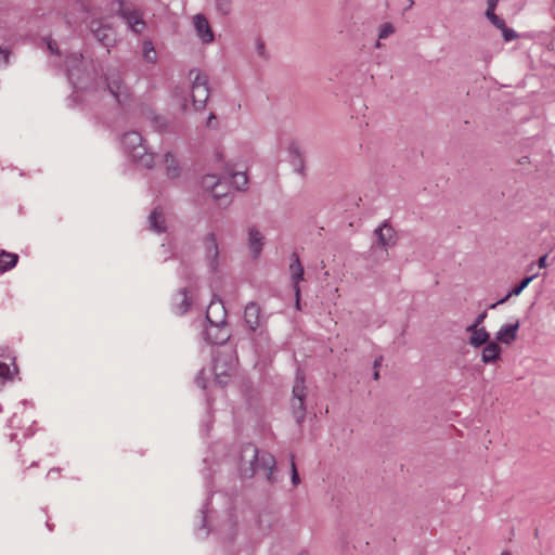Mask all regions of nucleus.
Here are the masks:
<instances>
[{
    "mask_svg": "<svg viewBox=\"0 0 555 555\" xmlns=\"http://www.w3.org/2000/svg\"><path fill=\"white\" fill-rule=\"evenodd\" d=\"M240 475L244 479L253 478L257 472H263L266 480L270 485L279 481L278 463L273 454L268 451H260L257 446L246 442L241 446L240 455Z\"/></svg>",
    "mask_w": 555,
    "mask_h": 555,
    "instance_id": "nucleus-1",
    "label": "nucleus"
},
{
    "mask_svg": "<svg viewBox=\"0 0 555 555\" xmlns=\"http://www.w3.org/2000/svg\"><path fill=\"white\" fill-rule=\"evenodd\" d=\"M235 370V359L232 352L216 351L212 353L214 384L224 388L230 383Z\"/></svg>",
    "mask_w": 555,
    "mask_h": 555,
    "instance_id": "nucleus-2",
    "label": "nucleus"
},
{
    "mask_svg": "<svg viewBox=\"0 0 555 555\" xmlns=\"http://www.w3.org/2000/svg\"><path fill=\"white\" fill-rule=\"evenodd\" d=\"M104 82L105 89L114 96L119 107L124 108L131 103V90L117 69H107L104 74Z\"/></svg>",
    "mask_w": 555,
    "mask_h": 555,
    "instance_id": "nucleus-3",
    "label": "nucleus"
},
{
    "mask_svg": "<svg viewBox=\"0 0 555 555\" xmlns=\"http://www.w3.org/2000/svg\"><path fill=\"white\" fill-rule=\"evenodd\" d=\"M306 398H307V387H306L305 374L300 370H298L296 373L294 386L292 389V400H291L292 414H293L295 422L298 426H301L306 418V414H307Z\"/></svg>",
    "mask_w": 555,
    "mask_h": 555,
    "instance_id": "nucleus-4",
    "label": "nucleus"
},
{
    "mask_svg": "<svg viewBox=\"0 0 555 555\" xmlns=\"http://www.w3.org/2000/svg\"><path fill=\"white\" fill-rule=\"evenodd\" d=\"M225 311H223V317L220 321H212L209 315V311L206 312L205 321L206 326L202 332L204 340L209 345H224L231 337L229 331H227L225 325Z\"/></svg>",
    "mask_w": 555,
    "mask_h": 555,
    "instance_id": "nucleus-5",
    "label": "nucleus"
},
{
    "mask_svg": "<svg viewBox=\"0 0 555 555\" xmlns=\"http://www.w3.org/2000/svg\"><path fill=\"white\" fill-rule=\"evenodd\" d=\"M261 314L262 310L260 305L256 301H249L244 309V323L251 333H256L257 330H260L258 335L267 340L269 334L268 331L263 328L266 321L262 319Z\"/></svg>",
    "mask_w": 555,
    "mask_h": 555,
    "instance_id": "nucleus-6",
    "label": "nucleus"
},
{
    "mask_svg": "<svg viewBox=\"0 0 555 555\" xmlns=\"http://www.w3.org/2000/svg\"><path fill=\"white\" fill-rule=\"evenodd\" d=\"M203 244L205 247V258L208 262V267L211 273H217L219 270V245L217 236L214 232L207 233L203 237Z\"/></svg>",
    "mask_w": 555,
    "mask_h": 555,
    "instance_id": "nucleus-7",
    "label": "nucleus"
},
{
    "mask_svg": "<svg viewBox=\"0 0 555 555\" xmlns=\"http://www.w3.org/2000/svg\"><path fill=\"white\" fill-rule=\"evenodd\" d=\"M120 142L124 152L130 159L138 157V153L146 146L141 133L134 130L125 132L120 138Z\"/></svg>",
    "mask_w": 555,
    "mask_h": 555,
    "instance_id": "nucleus-8",
    "label": "nucleus"
},
{
    "mask_svg": "<svg viewBox=\"0 0 555 555\" xmlns=\"http://www.w3.org/2000/svg\"><path fill=\"white\" fill-rule=\"evenodd\" d=\"M193 300L189 294L188 287H181L172 296L171 310L177 315H184L192 308Z\"/></svg>",
    "mask_w": 555,
    "mask_h": 555,
    "instance_id": "nucleus-9",
    "label": "nucleus"
},
{
    "mask_svg": "<svg viewBox=\"0 0 555 555\" xmlns=\"http://www.w3.org/2000/svg\"><path fill=\"white\" fill-rule=\"evenodd\" d=\"M287 152L288 163L292 165L294 171L301 177H306V160L298 142L295 140L291 141Z\"/></svg>",
    "mask_w": 555,
    "mask_h": 555,
    "instance_id": "nucleus-10",
    "label": "nucleus"
},
{
    "mask_svg": "<svg viewBox=\"0 0 555 555\" xmlns=\"http://www.w3.org/2000/svg\"><path fill=\"white\" fill-rule=\"evenodd\" d=\"M377 243L384 249L388 247H392L397 244V235L395 229L388 223V221H384L378 228L374 231Z\"/></svg>",
    "mask_w": 555,
    "mask_h": 555,
    "instance_id": "nucleus-11",
    "label": "nucleus"
},
{
    "mask_svg": "<svg viewBox=\"0 0 555 555\" xmlns=\"http://www.w3.org/2000/svg\"><path fill=\"white\" fill-rule=\"evenodd\" d=\"M194 28L196 30L197 37L202 40L203 43H210L215 40V34L210 27V24L207 17L198 13L193 17Z\"/></svg>",
    "mask_w": 555,
    "mask_h": 555,
    "instance_id": "nucleus-12",
    "label": "nucleus"
},
{
    "mask_svg": "<svg viewBox=\"0 0 555 555\" xmlns=\"http://www.w3.org/2000/svg\"><path fill=\"white\" fill-rule=\"evenodd\" d=\"M520 321L516 320L515 323H506L495 334V340L501 344L511 345L516 340Z\"/></svg>",
    "mask_w": 555,
    "mask_h": 555,
    "instance_id": "nucleus-13",
    "label": "nucleus"
},
{
    "mask_svg": "<svg viewBox=\"0 0 555 555\" xmlns=\"http://www.w3.org/2000/svg\"><path fill=\"white\" fill-rule=\"evenodd\" d=\"M121 20L126 22L129 29L134 34H141V31L145 27L143 14L138 9L131 12H121Z\"/></svg>",
    "mask_w": 555,
    "mask_h": 555,
    "instance_id": "nucleus-14",
    "label": "nucleus"
},
{
    "mask_svg": "<svg viewBox=\"0 0 555 555\" xmlns=\"http://www.w3.org/2000/svg\"><path fill=\"white\" fill-rule=\"evenodd\" d=\"M502 359V348L498 341L491 340L483 346L481 352V362L483 364H493Z\"/></svg>",
    "mask_w": 555,
    "mask_h": 555,
    "instance_id": "nucleus-15",
    "label": "nucleus"
},
{
    "mask_svg": "<svg viewBox=\"0 0 555 555\" xmlns=\"http://www.w3.org/2000/svg\"><path fill=\"white\" fill-rule=\"evenodd\" d=\"M264 237L256 227L248 230V246L255 258H257L263 248Z\"/></svg>",
    "mask_w": 555,
    "mask_h": 555,
    "instance_id": "nucleus-16",
    "label": "nucleus"
},
{
    "mask_svg": "<svg viewBox=\"0 0 555 555\" xmlns=\"http://www.w3.org/2000/svg\"><path fill=\"white\" fill-rule=\"evenodd\" d=\"M150 229L158 234L164 233L167 230L165 218L163 216V209L157 206L149 216Z\"/></svg>",
    "mask_w": 555,
    "mask_h": 555,
    "instance_id": "nucleus-17",
    "label": "nucleus"
},
{
    "mask_svg": "<svg viewBox=\"0 0 555 555\" xmlns=\"http://www.w3.org/2000/svg\"><path fill=\"white\" fill-rule=\"evenodd\" d=\"M289 271L292 275L293 286L299 285V283L304 281L305 270L297 253H293L291 256Z\"/></svg>",
    "mask_w": 555,
    "mask_h": 555,
    "instance_id": "nucleus-18",
    "label": "nucleus"
},
{
    "mask_svg": "<svg viewBox=\"0 0 555 555\" xmlns=\"http://www.w3.org/2000/svg\"><path fill=\"white\" fill-rule=\"evenodd\" d=\"M20 256L15 253L0 250V273L8 272L16 267Z\"/></svg>",
    "mask_w": 555,
    "mask_h": 555,
    "instance_id": "nucleus-19",
    "label": "nucleus"
},
{
    "mask_svg": "<svg viewBox=\"0 0 555 555\" xmlns=\"http://www.w3.org/2000/svg\"><path fill=\"white\" fill-rule=\"evenodd\" d=\"M164 162L166 164V173L169 178L176 179L180 176L181 168L171 152H167L164 155Z\"/></svg>",
    "mask_w": 555,
    "mask_h": 555,
    "instance_id": "nucleus-20",
    "label": "nucleus"
},
{
    "mask_svg": "<svg viewBox=\"0 0 555 555\" xmlns=\"http://www.w3.org/2000/svg\"><path fill=\"white\" fill-rule=\"evenodd\" d=\"M491 341L490 333L485 328L480 327L478 332L473 333L469 336L468 344L474 348H479Z\"/></svg>",
    "mask_w": 555,
    "mask_h": 555,
    "instance_id": "nucleus-21",
    "label": "nucleus"
},
{
    "mask_svg": "<svg viewBox=\"0 0 555 555\" xmlns=\"http://www.w3.org/2000/svg\"><path fill=\"white\" fill-rule=\"evenodd\" d=\"M0 358L3 359H10L12 361V364L14 366V372H18V367L15 363V358L11 357L10 354H5L4 351L0 352ZM0 379L4 380H12L13 379V373L10 370V365L3 361H0Z\"/></svg>",
    "mask_w": 555,
    "mask_h": 555,
    "instance_id": "nucleus-22",
    "label": "nucleus"
},
{
    "mask_svg": "<svg viewBox=\"0 0 555 555\" xmlns=\"http://www.w3.org/2000/svg\"><path fill=\"white\" fill-rule=\"evenodd\" d=\"M209 94L210 88H201L199 92H195V89H192V101L196 111H203L206 107Z\"/></svg>",
    "mask_w": 555,
    "mask_h": 555,
    "instance_id": "nucleus-23",
    "label": "nucleus"
},
{
    "mask_svg": "<svg viewBox=\"0 0 555 555\" xmlns=\"http://www.w3.org/2000/svg\"><path fill=\"white\" fill-rule=\"evenodd\" d=\"M138 157L131 158L133 163L141 165L144 168L152 169L155 165V154L147 151L145 146L141 152L138 153Z\"/></svg>",
    "mask_w": 555,
    "mask_h": 555,
    "instance_id": "nucleus-24",
    "label": "nucleus"
},
{
    "mask_svg": "<svg viewBox=\"0 0 555 555\" xmlns=\"http://www.w3.org/2000/svg\"><path fill=\"white\" fill-rule=\"evenodd\" d=\"M111 9L113 13L121 18V12H131L137 9L133 7V3L129 0H113L111 3Z\"/></svg>",
    "mask_w": 555,
    "mask_h": 555,
    "instance_id": "nucleus-25",
    "label": "nucleus"
},
{
    "mask_svg": "<svg viewBox=\"0 0 555 555\" xmlns=\"http://www.w3.org/2000/svg\"><path fill=\"white\" fill-rule=\"evenodd\" d=\"M193 73H196L192 82V89H195V92H199L201 88H209V78L206 74L197 69H191L189 75L191 76Z\"/></svg>",
    "mask_w": 555,
    "mask_h": 555,
    "instance_id": "nucleus-26",
    "label": "nucleus"
},
{
    "mask_svg": "<svg viewBox=\"0 0 555 555\" xmlns=\"http://www.w3.org/2000/svg\"><path fill=\"white\" fill-rule=\"evenodd\" d=\"M229 192H230V184H229L228 180L222 178L220 180V182L218 183V185L212 191L211 195L216 201H220V199H223L224 197H227Z\"/></svg>",
    "mask_w": 555,
    "mask_h": 555,
    "instance_id": "nucleus-27",
    "label": "nucleus"
},
{
    "mask_svg": "<svg viewBox=\"0 0 555 555\" xmlns=\"http://www.w3.org/2000/svg\"><path fill=\"white\" fill-rule=\"evenodd\" d=\"M222 177H218L217 175H205L202 178L201 184L204 190L212 193L215 188L218 185Z\"/></svg>",
    "mask_w": 555,
    "mask_h": 555,
    "instance_id": "nucleus-28",
    "label": "nucleus"
},
{
    "mask_svg": "<svg viewBox=\"0 0 555 555\" xmlns=\"http://www.w3.org/2000/svg\"><path fill=\"white\" fill-rule=\"evenodd\" d=\"M231 177L232 183L238 191H243L247 188L248 177L245 172H233Z\"/></svg>",
    "mask_w": 555,
    "mask_h": 555,
    "instance_id": "nucleus-29",
    "label": "nucleus"
},
{
    "mask_svg": "<svg viewBox=\"0 0 555 555\" xmlns=\"http://www.w3.org/2000/svg\"><path fill=\"white\" fill-rule=\"evenodd\" d=\"M142 48H143L144 59L149 63H155L156 62V53H155V50H154L153 42L151 40H144L143 44H142Z\"/></svg>",
    "mask_w": 555,
    "mask_h": 555,
    "instance_id": "nucleus-30",
    "label": "nucleus"
},
{
    "mask_svg": "<svg viewBox=\"0 0 555 555\" xmlns=\"http://www.w3.org/2000/svg\"><path fill=\"white\" fill-rule=\"evenodd\" d=\"M535 278V275L525 276L516 284L514 287L509 289V295L518 296L521 292L531 283V281Z\"/></svg>",
    "mask_w": 555,
    "mask_h": 555,
    "instance_id": "nucleus-31",
    "label": "nucleus"
},
{
    "mask_svg": "<svg viewBox=\"0 0 555 555\" xmlns=\"http://www.w3.org/2000/svg\"><path fill=\"white\" fill-rule=\"evenodd\" d=\"M215 7L221 15H230L232 12V0H215Z\"/></svg>",
    "mask_w": 555,
    "mask_h": 555,
    "instance_id": "nucleus-32",
    "label": "nucleus"
},
{
    "mask_svg": "<svg viewBox=\"0 0 555 555\" xmlns=\"http://www.w3.org/2000/svg\"><path fill=\"white\" fill-rule=\"evenodd\" d=\"M289 462H291V482L294 487H297L300 482V476L296 466L295 455L289 453Z\"/></svg>",
    "mask_w": 555,
    "mask_h": 555,
    "instance_id": "nucleus-33",
    "label": "nucleus"
},
{
    "mask_svg": "<svg viewBox=\"0 0 555 555\" xmlns=\"http://www.w3.org/2000/svg\"><path fill=\"white\" fill-rule=\"evenodd\" d=\"M208 505H209V501L207 500L206 503L199 509L201 525H199L197 530L198 531L205 530L204 537H207L208 533H209V529H208V526H207V507H208Z\"/></svg>",
    "mask_w": 555,
    "mask_h": 555,
    "instance_id": "nucleus-34",
    "label": "nucleus"
},
{
    "mask_svg": "<svg viewBox=\"0 0 555 555\" xmlns=\"http://www.w3.org/2000/svg\"><path fill=\"white\" fill-rule=\"evenodd\" d=\"M152 122L159 132L166 131L169 126L168 121L163 116L156 114L152 116Z\"/></svg>",
    "mask_w": 555,
    "mask_h": 555,
    "instance_id": "nucleus-35",
    "label": "nucleus"
},
{
    "mask_svg": "<svg viewBox=\"0 0 555 555\" xmlns=\"http://www.w3.org/2000/svg\"><path fill=\"white\" fill-rule=\"evenodd\" d=\"M486 17L490 21V23L495 26L498 29H502L505 27L506 23L503 18L498 16L495 12L492 13H485Z\"/></svg>",
    "mask_w": 555,
    "mask_h": 555,
    "instance_id": "nucleus-36",
    "label": "nucleus"
},
{
    "mask_svg": "<svg viewBox=\"0 0 555 555\" xmlns=\"http://www.w3.org/2000/svg\"><path fill=\"white\" fill-rule=\"evenodd\" d=\"M393 33H395L393 25L389 22H386V23L382 24V26H380L378 39H385V38L389 37L390 35H392Z\"/></svg>",
    "mask_w": 555,
    "mask_h": 555,
    "instance_id": "nucleus-37",
    "label": "nucleus"
},
{
    "mask_svg": "<svg viewBox=\"0 0 555 555\" xmlns=\"http://www.w3.org/2000/svg\"><path fill=\"white\" fill-rule=\"evenodd\" d=\"M502 31V37H503V40L505 42H509L512 40H515L519 37V35L512 28L507 27V25H505V27H503L501 29Z\"/></svg>",
    "mask_w": 555,
    "mask_h": 555,
    "instance_id": "nucleus-38",
    "label": "nucleus"
},
{
    "mask_svg": "<svg viewBox=\"0 0 555 555\" xmlns=\"http://www.w3.org/2000/svg\"><path fill=\"white\" fill-rule=\"evenodd\" d=\"M195 384L203 390L207 388V376L205 369L199 370L198 373L196 374Z\"/></svg>",
    "mask_w": 555,
    "mask_h": 555,
    "instance_id": "nucleus-39",
    "label": "nucleus"
},
{
    "mask_svg": "<svg viewBox=\"0 0 555 555\" xmlns=\"http://www.w3.org/2000/svg\"><path fill=\"white\" fill-rule=\"evenodd\" d=\"M11 50L0 47V66L7 67L10 64Z\"/></svg>",
    "mask_w": 555,
    "mask_h": 555,
    "instance_id": "nucleus-40",
    "label": "nucleus"
},
{
    "mask_svg": "<svg viewBox=\"0 0 555 555\" xmlns=\"http://www.w3.org/2000/svg\"><path fill=\"white\" fill-rule=\"evenodd\" d=\"M106 30L105 27H100L95 30H93V34L95 36V38H98L103 46L107 47L109 46V40L107 38V36L104 34V31Z\"/></svg>",
    "mask_w": 555,
    "mask_h": 555,
    "instance_id": "nucleus-41",
    "label": "nucleus"
},
{
    "mask_svg": "<svg viewBox=\"0 0 555 555\" xmlns=\"http://www.w3.org/2000/svg\"><path fill=\"white\" fill-rule=\"evenodd\" d=\"M293 291H294V295H295V308H296V310L300 311L301 310V305H300V301H301V289H300V286L299 285H294L293 286Z\"/></svg>",
    "mask_w": 555,
    "mask_h": 555,
    "instance_id": "nucleus-42",
    "label": "nucleus"
},
{
    "mask_svg": "<svg viewBox=\"0 0 555 555\" xmlns=\"http://www.w3.org/2000/svg\"><path fill=\"white\" fill-rule=\"evenodd\" d=\"M76 72H78L77 68H75V67L74 68H69V69H67V76H68V79L73 82V85L75 87H80L81 88L82 86H81V83L79 81V78L78 77L76 78Z\"/></svg>",
    "mask_w": 555,
    "mask_h": 555,
    "instance_id": "nucleus-43",
    "label": "nucleus"
},
{
    "mask_svg": "<svg viewBox=\"0 0 555 555\" xmlns=\"http://www.w3.org/2000/svg\"><path fill=\"white\" fill-rule=\"evenodd\" d=\"M47 48L48 50L50 51L51 54H54V55H61V51L56 44V42L52 39H48L47 40Z\"/></svg>",
    "mask_w": 555,
    "mask_h": 555,
    "instance_id": "nucleus-44",
    "label": "nucleus"
},
{
    "mask_svg": "<svg viewBox=\"0 0 555 555\" xmlns=\"http://www.w3.org/2000/svg\"><path fill=\"white\" fill-rule=\"evenodd\" d=\"M500 0H487V10L486 13H492L495 12V9L498 7Z\"/></svg>",
    "mask_w": 555,
    "mask_h": 555,
    "instance_id": "nucleus-45",
    "label": "nucleus"
},
{
    "mask_svg": "<svg viewBox=\"0 0 555 555\" xmlns=\"http://www.w3.org/2000/svg\"><path fill=\"white\" fill-rule=\"evenodd\" d=\"M216 119H217L216 115L214 113H210L208 118H207L206 126L208 128L216 129L217 128V122H214Z\"/></svg>",
    "mask_w": 555,
    "mask_h": 555,
    "instance_id": "nucleus-46",
    "label": "nucleus"
},
{
    "mask_svg": "<svg viewBox=\"0 0 555 555\" xmlns=\"http://www.w3.org/2000/svg\"><path fill=\"white\" fill-rule=\"evenodd\" d=\"M486 318H487V310H485V311H482L481 313H479V314L476 317V319H475L474 323H475L477 326H479V325L485 321V319H486Z\"/></svg>",
    "mask_w": 555,
    "mask_h": 555,
    "instance_id": "nucleus-47",
    "label": "nucleus"
},
{
    "mask_svg": "<svg viewBox=\"0 0 555 555\" xmlns=\"http://www.w3.org/2000/svg\"><path fill=\"white\" fill-rule=\"evenodd\" d=\"M257 52L260 56H264V42L261 39L257 40Z\"/></svg>",
    "mask_w": 555,
    "mask_h": 555,
    "instance_id": "nucleus-48",
    "label": "nucleus"
},
{
    "mask_svg": "<svg viewBox=\"0 0 555 555\" xmlns=\"http://www.w3.org/2000/svg\"><path fill=\"white\" fill-rule=\"evenodd\" d=\"M547 257L548 255L547 254H544L542 255L539 259H538V266L539 268H546L547 267Z\"/></svg>",
    "mask_w": 555,
    "mask_h": 555,
    "instance_id": "nucleus-49",
    "label": "nucleus"
},
{
    "mask_svg": "<svg viewBox=\"0 0 555 555\" xmlns=\"http://www.w3.org/2000/svg\"><path fill=\"white\" fill-rule=\"evenodd\" d=\"M479 328H480V327H479V326H477V325L473 322L470 325H468V326L466 327V331H467L468 333H472V334H473V333H475V332H478V330H479Z\"/></svg>",
    "mask_w": 555,
    "mask_h": 555,
    "instance_id": "nucleus-50",
    "label": "nucleus"
},
{
    "mask_svg": "<svg viewBox=\"0 0 555 555\" xmlns=\"http://www.w3.org/2000/svg\"><path fill=\"white\" fill-rule=\"evenodd\" d=\"M383 357H378L373 362V369L378 370V367L382 365Z\"/></svg>",
    "mask_w": 555,
    "mask_h": 555,
    "instance_id": "nucleus-51",
    "label": "nucleus"
},
{
    "mask_svg": "<svg viewBox=\"0 0 555 555\" xmlns=\"http://www.w3.org/2000/svg\"><path fill=\"white\" fill-rule=\"evenodd\" d=\"M513 295H509V292L501 299L498 300V304L502 305V304H505L509 297H512Z\"/></svg>",
    "mask_w": 555,
    "mask_h": 555,
    "instance_id": "nucleus-52",
    "label": "nucleus"
},
{
    "mask_svg": "<svg viewBox=\"0 0 555 555\" xmlns=\"http://www.w3.org/2000/svg\"><path fill=\"white\" fill-rule=\"evenodd\" d=\"M529 162V157L528 156H522L520 159H519V164H526Z\"/></svg>",
    "mask_w": 555,
    "mask_h": 555,
    "instance_id": "nucleus-53",
    "label": "nucleus"
},
{
    "mask_svg": "<svg viewBox=\"0 0 555 555\" xmlns=\"http://www.w3.org/2000/svg\"><path fill=\"white\" fill-rule=\"evenodd\" d=\"M373 378H374V379H378V378H379V372H378V370H374V372H373Z\"/></svg>",
    "mask_w": 555,
    "mask_h": 555,
    "instance_id": "nucleus-54",
    "label": "nucleus"
},
{
    "mask_svg": "<svg viewBox=\"0 0 555 555\" xmlns=\"http://www.w3.org/2000/svg\"><path fill=\"white\" fill-rule=\"evenodd\" d=\"M500 304H498V301L491 304L488 309H495Z\"/></svg>",
    "mask_w": 555,
    "mask_h": 555,
    "instance_id": "nucleus-55",
    "label": "nucleus"
},
{
    "mask_svg": "<svg viewBox=\"0 0 555 555\" xmlns=\"http://www.w3.org/2000/svg\"><path fill=\"white\" fill-rule=\"evenodd\" d=\"M413 4H414V0H409V5H408V8L404 9V11L411 9Z\"/></svg>",
    "mask_w": 555,
    "mask_h": 555,
    "instance_id": "nucleus-56",
    "label": "nucleus"
},
{
    "mask_svg": "<svg viewBox=\"0 0 555 555\" xmlns=\"http://www.w3.org/2000/svg\"><path fill=\"white\" fill-rule=\"evenodd\" d=\"M47 527H48V529H49L50 531H52V530H53V525H51L49 521H47Z\"/></svg>",
    "mask_w": 555,
    "mask_h": 555,
    "instance_id": "nucleus-57",
    "label": "nucleus"
},
{
    "mask_svg": "<svg viewBox=\"0 0 555 555\" xmlns=\"http://www.w3.org/2000/svg\"><path fill=\"white\" fill-rule=\"evenodd\" d=\"M501 555H513L509 551L505 550L501 553Z\"/></svg>",
    "mask_w": 555,
    "mask_h": 555,
    "instance_id": "nucleus-58",
    "label": "nucleus"
},
{
    "mask_svg": "<svg viewBox=\"0 0 555 555\" xmlns=\"http://www.w3.org/2000/svg\"><path fill=\"white\" fill-rule=\"evenodd\" d=\"M298 555H310L307 551H301Z\"/></svg>",
    "mask_w": 555,
    "mask_h": 555,
    "instance_id": "nucleus-59",
    "label": "nucleus"
},
{
    "mask_svg": "<svg viewBox=\"0 0 555 555\" xmlns=\"http://www.w3.org/2000/svg\"><path fill=\"white\" fill-rule=\"evenodd\" d=\"M37 465H38V463H37V462H35V461L30 464V466H31V467H33V466H37Z\"/></svg>",
    "mask_w": 555,
    "mask_h": 555,
    "instance_id": "nucleus-60",
    "label": "nucleus"
},
{
    "mask_svg": "<svg viewBox=\"0 0 555 555\" xmlns=\"http://www.w3.org/2000/svg\"><path fill=\"white\" fill-rule=\"evenodd\" d=\"M534 535H535V537H538V535H539V530H538V529L535 530Z\"/></svg>",
    "mask_w": 555,
    "mask_h": 555,
    "instance_id": "nucleus-61",
    "label": "nucleus"
},
{
    "mask_svg": "<svg viewBox=\"0 0 555 555\" xmlns=\"http://www.w3.org/2000/svg\"><path fill=\"white\" fill-rule=\"evenodd\" d=\"M0 412H2V405L0 404Z\"/></svg>",
    "mask_w": 555,
    "mask_h": 555,
    "instance_id": "nucleus-62",
    "label": "nucleus"
}]
</instances>
